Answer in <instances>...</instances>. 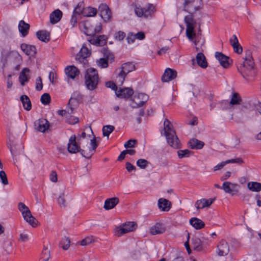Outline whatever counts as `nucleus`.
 Returning a JSON list of instances; mask_svg holds the SVG:
<instances>
[{
	"label": "nucleus",
	"mask_w": 261,
	"mask_h": 261,
	"mask_svg": "<svg viewBox=\"0 0 261 261\" xmlns=\"http://www.w3.org/2000/svg\"><path fill=\"white\" fill-rule=\"evenodd\" d=\"M177 76V72L172 69L167 68L162 75V80L163 82H168L174 79Z\"/></svg>",
	"instance_id": "a211bd4d"
},
{
	"label": "nucleus",
	"mask_w": 261,
	"mask_h": 261,
	"mask_svg": "<svg viewBox=\"0 0 261 261\" xmlns=\"http://www.w3.org/2000/svg\"><path fill=\"white\" fill-rule=\"evenodd\" d=\"M40 101L44 105L48 104L50 101V97L49 94L44 93L41 96Z\"/></svg>",
	"instance_id": "de8ad7c7"
},
{
	"label": "nucleus",
	"mask_w": 261,
	"mask_h": 261,
	"mask_svg": "<svg viewBox=\"0 0 261 261\" xmlns=\"http://www.w3.org/2000/svg\"><path fill=\"white\" fill-rule=\"evenodd\" d=\"M114 126L113 125L104 126L102 128V134L103 136L109 137L110 134L114 130Z\"/></svg>",
	"instance_id": "a19ab883"
},
{
	"label": "nucleus",
	"mask_w": 261,
	"mask_h": 261,
	"mask_svg": "<svg viewBox=\"0 0 261 261\" xmlns=\"http://www.w3.org/2000/svg\"><path fill=\"white\" fill-rule=\"evenodd\" d=\"M137 225L134 222H128L117 227L115 229L114 234L116 236L120 237L123 234L134 231Z\"/></svg>",
	"instance_id": "423d86ee"
},
{
	"label": "nucleus",
	"mask_w": 261,
	"mask_h": 261,
	"mask_svg": "<svg viewBox=\"0 0 261 261\" xmlns=\"http://www.w3.org/2000/svg\"><path fill=\"white\" fill-rule=\"evenodd\" d=\"M135 39L139 40H143L145 37V33L143 32H139L136 34H134Z\"/></svg>",
	"instance_id": "e2e57ef3"
},
{
	"label": "nucleus",
	"mask_w": 261,
	"mask_h": 261,
	"mask_svg": "<svg viewBox=\"0 0 261 261\" xmlns=\"http://www.w3.org/2000/svg\"><path fill=\"white\" fill-rule=\"evenodd\" d=\"M215 57L219 61L220 65L224 68H227L229 66V58L220 52L215 53Z\"/></svg>",
	"instance_id": "412c9836"
},
{
	"label": "nucleus",
	"mask_w": 261,
	"mask_h": 261,
	"mask_svg": "<svg viewBox=\"0 0 261 261\" xmlns=\"http://www.w3.org/2000/svg\"><path fill=\"white\" fill-rule=\"evenodd\" d=\"M241 101L242 99L239 95L237 93H234L232 95L229 103L231 105H240Z\"/></svg>",
	"instance_id": "ea45409f"
},
{
	"label": "nucleus",
	"mask_w": 261,
	"mask_h": 261,
	"mask_svg": "<svg viewBox=\"0 0 261 261\" xmlns=\"http://www.w3.org/2000/svg\"><path fill=\"white\" fill-rule=\"evenodd\" d=\"M230 251L228 243L225 240H221L217 246V254L219 256L227 255Z\"/></svg>",
	"instance_id": "4468645a"
},
{
	"label": "nucleus",
	"mask_w": 261,
	"mask_h": 261,
	"mask_svg": "<svg viewBox=\"0 0 261 261\" xmlns=\"http://www.w3.org/2000/svg\"><path fill=\"white\" fill-rule=\"evenodd\" d=\"M189 146L192 149H200L204 146V143L196 139H193L189 142Z\"/></svg>",
	"instance_id": "72a5a7b5"
},
{
	"label": "nucleus",
	"mask_w": 261,
	"mask_h": 261,
	"mask_svg": "<svg viewBox=\"0 0 261 261\" xmlns=\"http://www.w3.org/2000/svg\"><path fill=\"white\" fill-rule=\"evenodd\" d=\"M164 135L171 147L175 149L180 147V141L176 135L172 124L167 119H165L164 122Z\"/></svg>",
	"instance_id": "f257e3e1"
},
{
	"label": "nucleus",
	"mask_w": 261,
	"mask_h": 261,
	"mask_svg": "<svg viewBox=\"0 0 261 261\" xmlns=\"http://www.w3.org/2000/svg\"><path fill=\"white\" fill-rule=\"evenodd\" d=\"M65 73L68 77L74 79L79 74V70L74 66H69L65 68Z\"/></svg>",
	"instance_id": "393cba45"
},
{
	"label": "nucleus",
	"mask_w": 261,
	"mask_h": 261,
	"mask_svg": "<svg viewBox=\"0 0 261 261\" xmlns=\"http://www.w3.org/2000/svg\"><path fill=\"white\" fill-rule=\"evenodd\" d=\"M158 206L163 211H168L171 207V202L164 198H160L158 200Z\"/></svg>",
	"instance_id": "cd10ccee"
},
{
	"label": "nucleus",
	"mask_w": 261,
	"mask_h": 261,
	"mask_svg": "<svg viewBox=\"0 0 261 261\" xmlns=\"http://www.w3.org/2000/svg\"><path fill=\"white\" fill-rule=\"evenodd\" d=\"M36 89L38 91H40L42 89L43 84L42 82V79L40 77H38L36 81Z\"/></svg>",
	"instance_id": "bf43d9fd"
},
{
	"label": "nucleus",
	"mask_w": 261,
	"mask_h": 261,
	"mask_svg": "<svg viewBox=\"0 0 261 261\" xmlns=\"http://www.w3.org/2000/svg\"><path fill=\"white\" fill-rule=\"evenodd\" d=\"M30 72V70L28 68H23L21 71L19 76V80L20 82V84L22 86H23L25 84V82H27L29 81V73Z\"/></svg>",
	"instance_id": "c756f323"
},
{
	"label": "nucleus",
	"mask_w": 261,
	"mask_h": 261,
	"mask_svg": "<svg viewBox=\"0 0 261 261\" xmlns=\"http://www.w3.org/2000/svg\"><path fill=\"white\" fill-rule=\"evenodd\" d=\"M239 185L236 183L229 181H225L223 183L221 189L226 193L232 195L236 194L239 192Z\"/></svg>",
	"instance_id": "9d476101"
},
{
	"label": "nucleus",
	"mask_w": 261,
	"mask_h": 261,
	"mask_svg": "<svg viewBox=\"0 0 261 261\" xmlns=\"http://www.w3.org/2000/svg\"><path fill=\"white\" fill-rule=\"evenodd\" d=\"M191 225L196 229H200L204 227V223L197 218H192L190 220Z\"/></svg>",
	"instance_id": "473e14b6"
},
{
	"label": "nucleus",
	"mask_w": 261,
	"mask_h": 261,
	"mask_svg": "<svg viewBox=\"0 0 261 261\" xmlns=\"http://www.w3.org/2000/svg\"><path fill=\"white\" fill-rule=\"evenodd\" d=\"M165 230L164 225L159 223H156L150 228V232L152 235H156L163 233Z\"/></svg>",
	"instance_id": "bb28decb"
},
{
	"label": "nucleus",
	"mask_w": 261,
	"mask_h": 261,
	"mask_svg": "<svg viewBox=\"0 0 261 261\" xmlns=\"http://www.w3.org/2000/svg\"><path fill=\"white\" fill-rule=\"evenodd\" d=\"M184 20L186 24V35L188 38L196 45L199 42L198 39L199 34L196 35L194 31L196 22L192 15L185 16Z\"/></svg>",
	"instance_id": "20e7f679"
},
{
	"label": "nucleus",
	"mask_w": 261,
	"mask_h": 261,
	"mask_svg": "<svg viewBox=\"0 0 261 261\" xmlns=\"http://www.w3.org/2000/svg\"><path fill=\"white\" fill-rule=\"evenodd\" d=\"M20 47L22 51L27 56H34L36 54V48L33 45L23 43Z\"/></svg>",
	"instance_id": "b1692460"
},
{
	"label": "nucleus",
	"mask_w": 261,
	"mask_h": 261,
	"mask_svg": "<svg viewBox=\"0 0 261 261\" xmlns=\"http://www.w3.org/2000/svg\"><path fill=\"white\" fill-rule=\"evenodd\" d=\"M49 127V123L45 119H40L35 122V129L41 133H45Z\"/></svg>",
	"instance_id": "dca6fc26"
},
{
	"label": "nucleus",
	"mask_w": 261,
	"mask_h": 261,
	"mask_svg": "<svg viewBox=\"0 0 261 261\" xmlns=\"http://www.w3.org/2000/svg\"><path fill=\"white\" fill-rule=\"evenodd\" d=\"M136 143L137 141L136 140H129L124 144V147L126 148H133L135 147Z\"/></svg>",
	"instance_id": "13d9d810"
},
{
	"label": "nucleus",
	"mask_w": 261,
	"mask_h": 261,
	"mask_svg": "<svg viewBox=\"0 0 261 261\" xmlns=\"http://www.w3.org/2000/svg\"><path fill=\"white\" fill-rule=\"evenodd\" d=\"M196 62L197 64L201 68H205L207 66V63L206 59L202 53H198L196 57Z\"/></svg>",
	"instance_id": "2f4dec72"
},
{
	"label": "nucleus",
	"mask_w": 261,
	"mask_h": 261,
	"mask_svg": "<svg viewBox=\"0 0 261 261\" xmlns=\"http://www.w3.org/2000/svg\"><path fill=\"white\" fill-rule=\"evenodd\" d=\"M80 146L76 142V136L75 135L71 136L68 141L67 149L70 153H76L80 152Z\"/></svg>",
	"instance_id": "2eb2a0df"
},
{
	"label": "nucleus",
	"mask_w": 261,
	"mask_h": 261,
	"mask_svg": "<svg viewBox=\"0 0 261 261\" xmlns=\"http://www.w3.org/2000/svg\"><path fill=\"white\" fill-rule=\"evenodd\" d=\"M70 245V240L69 238L66 237L63 238L60 243L61 247L64 250H67L69 248Z\"/></svg>",
	"instance_id": "79ce46f5"
},
{
	"label": "nucleus",
	"mask_w": 261,
	"mask_h": 261,
	"mask_svg": "<svg viewBox=\"0 0 261 261\" xmlns=\"http://www.w3.org/2000/svg\"><path fill=\"white\" fill-rule=\"evenodd\" d=\"M230 42L232 46L238 45L239 43L236 35H233L230 39Z\"/></svg>",
	"instance_id": "0e129e2a"
},
{
	"label": "nucleus",
	"mask_w": 261,
	"mask_h": 261,
	"mask_svg": "<svg viewBox=\"0 0 261 261\" xmlns=\"http://www.w3.org/2000/svg\"><path fill=\"white\" fill-rule=\"evenodd\" d=\"M78 120L79 119L73 116H70L69 118L67 119V122L71 124H74L77 122Z\"/></svg>",
	"instance_id": "774afa93"
},
{
	"label": "nucleus",
	"mask_w": 261,
	"mask_h": 261,
	"mask_svg": "<svg viewBox=\"0 0 261 261\" xmlns=\"http://www.w3.org/2000/svg\"><path fill=\"white\" fill-rule=\"evenodd\" d=\"M90 55L87 47L83 46L80 52L76 55L75 60L77 62L86 64L87 63L86 58Z\"/></svg>",
	"instance_id": "f8f14e48"
},
{
	"label": "nucleus",
	"mask_w": 261,
	"mask_h": 261,
	"mask_svg": "<svg viewBox=\"0 0 261 261\" xmlns=\"http://www.w3.org/2000/svg\"><path fill=\"white\" fill-rule=\"evenodd\" d=\"M29 29L30 25L28 23L25 22L22 20L19 21L18 29L23 37L25 36L28 34Z\"/></svg>",
	"instance_id": "7c9ffc66"
},
{
	"label": "nucleus",
	"mask_w": 261,
	"mask_h": 261,
	"mask_svg": "<svg viewBox=\"0 0 261 261\" xmlns=\"http://www.w3.org/2000/svg\"><path fill=\"white\" fill-rule=\"evenodd\" d=\"M94 242L92 237H87L81 241V245L82 246L88 245Z\"/></svg>",
	"instance_id": "8fccbe9b"
},
{
	"label": "nucleus",
	"mask_w": 261,
	"mask_h": 261,
	"mask_svg": "<svg viewBox=\"0 0 261 261\" xmlns=\"http://www.w3.org/2000/svg\"><path fill=\"white\" fill-rule=\"evenodd\" d=\"M97 13V10L94 8L88 7L84 8L82 14L86 17L94 16Z\"/></svg>",
	"instance_id": "e433bc0d"
},
{
	"label": "nucleus",
	"mask_w": 261,
	"mask_h": 261,
	"mask_svg": "<svg viewBox=\"0 0 261 261\" xmlns=\"http://www.w3.org/2000/svg\"><path fill=\"white\" fill-rule=\"evenodd\" d=\"M50 258V252L49 250L47 248H44L41 257L40 259V261H48Z\"/></svg>",
	"instance_id": "c03bdc74"
},
{
	"label": "nucleus",
	"mask_w": 261,
	"mask_h": 261,
	"mask_svg": "<svg viewBox=\"0 0 261 261\" xmlns=\"http://www.w3.org/2000/svg\"><path fill=\"white\" fill-rule=\"evenodd\" d=\"M226 163H227V164L229 163H236L238 164H241L244 163V161L241 158H238L236 159L226 160Z\"/></svg>",
	"instance_id": "4d7b16f0"
},
{
	"label": "nucleus",
	"mask_w": 261,
	"mask_h": 261,
	"mask_svg": "<svg viewBox=\"0 0 261 261\" xmlns=\"http://www.w3.org/2000/svg\"><path fill=\"white\" fill-rule=\"evenodd\" d=\"M107 38L104 35H100L92 38L90 42L91 44L98 46H103L106 43Z\"/></svg>",
	"instance_id": "c85d7f7f"
},
{
	"label": "nucleus",
	"mask_w": 261,
	"mask_h": 261,
	"mask_svg": "<svg viewBox=\"0 0 261 261\" xmlns=\"http://www.w3.org/2000/svg\"><path fill=\"white\" fill-rule=\"evenodd\" d=\"M125 37V33L122 31H119L115 34V39L119 41H122Z\"/></svg>",
	"instance_id": "3c124183"
},
{
	"label": "nucleus",
	"mask_w": 261,
	"mask_h": 261,
	"mask_svg": "<svg viewBox=\"0 0 261 261\" xmlns=\"http://www.w3.org/2000/svg\"><path fill=\"white\" fill-rule=\"evenodd\" d=\"M119 200L117 197L107 199L104 203L103 208L106 210L113 208L118 203Z\"/></svg>",
	"instance_id": "5701e85b"
},
{
	"label": "nucleus",
	"mask_w": 261,
	"mask_h": 261,
	"mask_svg": "<svg viewBox=\"0 0 261 261\" xmlns=\"http://www.w3.org/2000/svg\"><path fill=\"white\" fill-rule=\"evenodd\" d=\"M18 208L21 212L24 220L32 227H36L37 221L34 217L29 210V207L23 202H19L18 204Z\"/></svg>",
	"instance_id": "39448f33"
},
{
	"label": "nucleus",
	"mask_w": 261,
	"mask_h": 261,
	"mask_svg": "<svg viewBox=\"0 0 261 261\" xmlns=\"http://www.w3.org/2000/svg\"><path fill=\"white\" fill-rule=\"evenodd\" d=\"M244 61L241 66L238 67V70L242 76L246 79L251 74V72L254 68V62L251 56V52L248 50L246 53V56L243 58Z\"/></svg>",
	"instance_id": "7ed1b4c3"
},
{
	"label": "nucleus",
	"mask_w": 261,
	"mask_h": 261,
	"mask_svg": "<svg viewBox=\"0 0 261 261\" xmlns=\"http://www.w3.org/2000/svg\"><path fill=\"white\" fill-rule=\"evenodd\" d=\"M20 100L22 103L24 109L29 111L31 109L32 105L29 97L27 95H22L20 97Z\"/></svg>",
	"instance_id": "4c0bfd02"
},
{
	"label": "nucleus",
	"mask_w": 261,
	"mask_h": 261,
	"mask_svg": "<svg viewBox=\"0 0 261 261\" xmlns=\"http://www.w3.org/2000/svg\"><path fill=\"white\" fill-rule=\"evenodd\" d=\"M49 177L50 180L53 182H56L58 180L57 174L54 171H51Z\"/></svg>",
	"instance_id": "69168bd1"
},
{
	"label": "nucleus",
	"mask_w": 261,
	"mask_h": 261,
	"mask_svg": "<svg viewBox=\"0 0 261 261\" xmlns=\"http://www.w3.org/2000/svg\"><path fill=\"white\" fill-rule=\"evenodd\" d=\"M214 199L210 198L208 199H201L197 200L195 204L197 209L203 208L210 206L214 202Z\"/></svg>",
	"instance_id": "4be33fe9"
},
{
	"label": "nucleus",
	"mask_w": 261,
	"mask_h": 261,
	"mask_svg": "<svg viewBox=\"0 0 261 261\" xmlns=\"http://www.w3.org/2000/svg\"><path fill=\"white\" fill-rule=\"evenodd\" d=\"M126 40L129 44L134 43L136 40L134 34L133 33H129L127 35Z\"/></svg>",
	"instance_id": "052dcab7"
},
{
	"label": "nucleus",
	"mask_w": 261,
	"mask_h": 261,
	"mask_svg": "<svg viewBox=\"0 0 261 261\" xmlns=\"http://www.w3.org/2000/svg\"><path fill=\"white\" fill-rule=\"evenodd\" d=\"M0 178L1 179L2 182L4 185H8V181L7 177V175L6 173L2 170L0 171Z\"/></svg>",
	"instance_id": "864d4df0"
},
{
	"label": "nucleus",
	"mask_w": 261,
	"mask_h": 261,
	"mask_svg": "<svg viewBox=\"0 0 261 261\" xmlns=\"http://www.w3.org/2000/svg\"><path fill=\"white\" fill-rule=\"evenodd\" d=\"M99 12L101 17L105 21L109 20L111 17V13L108 6L101 4L99 7Z\"/></svg>",
	"instance_id": "f3484780"
},
{
	"label": "nucleus",
	"mask_w": 261,
	"mask_h": 261,
	"mask_svg": "<svg viewBox=\"0 0 261 261\" xmlns=\"http://www.w3.org/2000/svg\"><path fill=\"white\" fill-rule=\"evenodd\" d=\"M83 6L82 3H79L77 5L76 7L75 8L73 14L74 15H79L81 13L82 14V12L83 11Z\"/></svg>",
	"instance_id": "603ef678"
},
{
	"label": "nucleus",
	"mask_w": 261,
	"mask_h": 261,
	"mask_svg": "<svg viewBox=\"0 0 261 261\" xmlns=\"http://www.w3.org/2000/svg\"><path fill=\"white\" fill-rule=\"evenodd\" d=\"M62 17V12L59 9L53 11L50 14V22L52 24H55L59 22Z\"/></svg>",
	"instance_id": "a878e982"
},
{
	"label": "nucleus",
	"mask_w": 261,
	"mask_h": 261,
	"mask_svg": "<svg viewBox=\"0 0 261 261\" xmlns=\"http://www.w3.org/2000/svg\"><path fill=\"white\" fill-rule=\"evenodd\" d=\"M85 80V85L88 90L92 91L96 89L99 82V76L96 70L93 68L87 69Z\"/></svg>",
	"instance_id": "f03ea898"
},
{
	"label": "nucleus",
	"mask_w": 261,
	"mask_h": 261,
	"mask_svg": "<svg viewBox=\"0 0 261 261\" xmlns=\"http://www.w3.org/2000/svg\"><path fill=\"white\" fill-rule=\"evenodd\" d=\"M106 86L107 87L110 88L112 89V90H115V92L117 90V85L116 84H115L114 83H113V82L109 81V82H106Z\"/></svg>",
	"instance_id": "680f3d73"
},
{
	"label": "nucleus",
	"mask_w": 261,
	"mask_h": 261,
	"mask_svg": "<svg viewBox=\"0 0 261 261\" xmlns=\"http://www.w3.org/2000/svg\"><path fill=\"white\" fill-rule=\"evenodd\" d=\"M98 66L101 68H107L108 66V61L106 59L100 58L97 61Z\"/></svg>",
	"instance_id": "09e8293b"
},
{
	"label": "nucleus",
	"mask_w": 261,
	"mask_h": 261,
	"mask_svg": "<svg viewBox=\"0 0 261 261\" xmlns=\"http://www.w3.org/2000/svg\"><path fill=\"white\" fill-rule=\"evenodd\" d=\"M120 67L126 74L135 70V65L131 62L123 63L121 65Z\"/></svg>",
	"instance_id": "f704fd0d"
},
{
	"label": "nucleus",
	"mask_w": 261,
	"mask_h": 261,
	"mask_svg": "<svg viewBox=\"0 0 261 261\" xmlns=\"http://www.w3.org/2000/svg\"><path fill=\"white\" fill-rule=\"evenodd\" d=\"M31 233L28 231L24 230L19 236V241L21 242H25L30 239Z\"/></svg>",
	"instance_id": "37998d69"
},
{
	"label": "nucleus",
	"mask_w": 261,
	"mask_h": 261,
	"mask_svg": "<svg viewBox=\"0 0 261 261\" xmlns=\"http://www.w3.org/2000/svg\"><path fill=\"white\" fill-rule=\"evenodd\" d=\"M249 190L253 192H259L261 191V184L257 182L250 181L247 184Z\"/></svg>",
	"instance_id": "58836bf2"
},
{
	"label": "nucleus",
	"mask_w": 261,
	"mask_h": 261,
	"mask_svg": "<svg viewBox=\"0 0 261 261\" xmlns=\"http://www.w3.org/2000/svg\"><path fill=\"white\" fill-rule=\"evenodd\" d=\"M227 164V163H226V161H224V162H222L218 164H217L216 166H215L214 167V171H217V170H220L222 168H223Z\"/></svg>",
	"instance_id": "338daca9"
},
{
	"label": "nucleus",
	"mask_w": 261,
	"mask_h": 261,
	"mask_svg": "<svg viewBox=\"0 0 261 261\" xmlns=\"http://www.w3.org/2000/svg\"><path fill=\"white\" fill-rule=\"evenodd\" d=\"M127 74L121 68V67L115 70V81L117 84L121 86L124 83Z\"/></svg>",
	"instance_id": "aec40b11"
},
{
	"label": "nucleus",
	"mask_w": 261,
	"mask_h": 261,
	"mask_svg": "<svg viewBox=\"0 0 261 261\" xmlns=\"http://www.w3.org/2000/svg\"><path fill=\"white\" fill-rule=\"evenodd\" d=\"M148 164V162L145 159H139L137 162V165L141 168H145Z\"/></svg>",
	"instance_id": "5fc2aeb1"
},
{
	"label": "nucleus",
	"mask_w": 261,
	"mask_h": 261,
	"mask_svg": "<svg viewBox=\"0 0 261 261\" xmlns=\"http://www.w3.org/2000/svg\"><path fill=\"white\" fill-rule=\"evenodd\" d=\"M58 203L61 207H65L66 206V200L64 198V193H61L57 199Z\"/></svg>",
	"instance_id": "49530a36"
},
{
	"label": "nucleus",
	"mask_w": 261,
	"mask_h": 261,
	"mask_svg": "<svg viewBox=\"0 0 261 261\" xmlns=\"http://www.w3.org/2000/svg\"><path fill=\"white\" fill-rule=\"evenodd\" d=\"M80 28L88 36H93L95 33L99 32L101 29L100 24L93 29L88 21H84L80 23Z\"/></svg>",
	"instance_id": "1a4fd4ad"
},
{
	"label": "nucleus",
	"mask_w": 261,
	"mask_h": 261,
	"mask_svg": "<svg viewBox=\"0 0 261 261\" xmlns=\"http://www.w3.org/2000/svg\"><path fill=\"white\" fill-rule=\"evenodd\" d=\"M201 5V0H184V11L192 14L198 10Z\"/></svg>",
	"instance_id": "0eeeda50"
},
{
	"label": "nucleus",
	"mask_w": 261,
	"mask_h": 261,
	"mask_svg": "<svg viewBox=\"0 0 261 261\" xmlns=\"http://www.w3.org/2000/svg\"><path fill=\"white\" fill-rule=\"evenodd\" d=\"M73 112V109L72 108H69L67 110H59L58 113L59 115L61 116H66L67 113L70 114Z\"/></svg>",
	"instance_id": "6e6d98bb"
},
{
	"label": "nucleus",
	"mask_w": 261,
	"mask_h": 261,
	"mask_svg": "<svg viewBox=\"0 0 261 261\" xmlns=\"http://www.w3.org/2000/svg\"><path fill=\"white\" fill-rule=\"evenodd\" d=\"M37 38L41 41L47 42L50 39L49 33L46 31H40L36 33Z\"/></svg>",
	"instance_id": "c9c22d12"
},
{
	"label": "nucleus",
	"mask_w": 261,
	"mask_h": 261,
	"mask_svg": "<svg viewBox=\"0 0 261 261\" xmlns=\"http://www.w3.org/2000/svg\"><path fill=\"white\" fill-rule=\"evenodd\" d=\"M91 147L83 146V148H80V152L83 156L86 158H90L95 152V149L97 148L98 145L96 142V138L93 137L90 141Z\"/></svg>",
	"instance_id": "6e6552de"
},
{
	"label": "nucleus",
	"mask_w": 261,
	"mask_h": 261,
	"mask_svg": "<svg viewBox=\"0 0 261 261\" xmlns=\"http://www.w3.org/2000/svg\"><path fill=\"white\" fill-rule=\"evenodd\" d=\"M147 95L143 93H139L135 95L133 100V103L130 105L133 108H137L143 106L147 101Z\"/></svg>",
	"instance_id": "9b49d317"
},
{
	"label": "nucleus",
	"mask_w": 261,
	"mask_h": 261,
	"mask_svg": "<svg viewBox=\"0 0 261 261\" xmlns=\"http://www.w3.org/2000/svg\"><path fill=\"white\" fill-rule=\"evenodd\" d=\"M117 97L120 98H128L133 94V91L129 88H120L115 92Z\"/></svg>",
	"instance_id": "6ab92c4d"
},
{
	"label": "nucleus",
	"mask_w": 261,
	"mask_h": 261,
	"mask_svg": "<svg viewBox=\"0 0 261 261\" xmlns=\"http://www.w3.org/2000/svg\"><path fill=\"white\" fill-rule=\"evenodd\" d=\"M178 158L180 159L188 158L190 156L191 151L188 149L179 150L177 151Z\"/></svg>",
	"instance_id": "a18cd8bd"
},
{
	"label": "nucleus",
	"mask_w": 261,
	"mask_h": 261,
	"mask_svg": "<svg viewBox=\"0 0 261 261\" xmlns=\"http://www.w3.org/2000/svg\"><path fill=\"white\" fill-rule=\"evenodd\" d=\"M154 8V6L149 4L147 8H143L140 6H136L135 12L138 17H147L151 15V11Z\"/></svg>",
	"instance_id": "ddd939ff"
}]
</instances>
